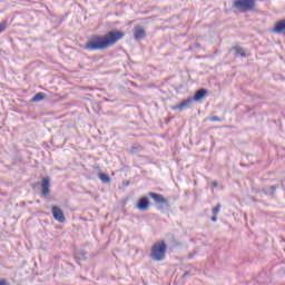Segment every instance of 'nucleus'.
<instances>
[{
    "label": "nucleus",
    "mask_w": 285,
    "mask_h": 285,
    "mask_svg": "<svg viewBox=\"0 0 285 285\" xmlns=\"http://www.w3.org/2000/svg\"><path fill=\"white\" fill-rule=\"evenodd\" d=\"M212 186H214V188H217V181H213Z\"/></svg>",
    "instance_id": "nucleus-22"
},
{
    "label": "nucleus",
    "mask_w": 285,
    "mask_h": 285,
    "mask_svg": "<svg viewBox=\"0 0 285 285\" xmlns=\"http://www.w3.org/2000/svg\"><path fill=\"white\" fill-rule=\"evenodd\" d=\"M148 195L156 204H168V199H166L161 194L150 191Z\"/></svg>",
    "instance_id": "nucleus-8"
},
{
    "label": "nucleus",
    "mask_w": 285,
    "mask_h": 285,
    "mask_svg": "<svg viewBox=\"0 0 285 285\" xmlns=\"http://www.w3.org/2000/svg\"><path fill=\"white\" fill-rule=\"evenodd\" d=\"M51 213L53 219H56V222H59V224H63V222H66V215H63V210H61V208L53 206L51 208Z\"/></svg>",
    "instance_id": "nucleus-4"
},
{
    "label": "nucleus",
    "mask_w": 285,
    "mask_h": 285,
    "mask_svg": "<svg viewBox=\"0 0 285 285\" xmlns=\"http://www.w3.org/2000/svg\"><path fill=\"white\" fill-rule=\"evenodd\" d=\"M255 0H235L233 2V8L239 10V12H253L255 10Z\"/></svg>",
    "instance_id": "nucleus-3"
},
{
    "label": "nucleus",
    "mask_w": 285,
    "mask_h": 285,
    "mask_svg": "<svg viewBox=\"0 0 285 285\" xmlns=\"http://www.w3.org/2000/svg\"><path fill=\"white\" fill-rule=\"evenodd\" d=\"M146 38V30L141 27H135L134 28V39L136 41H141V39Z\"/></svg>",
    "instance_id": "nucleus-6"
},
{
    "label": "nucleus",
    "mask_w": 285,
    "mask_h": 285,
    "mask_svg": "<svg viewBox=\"0 0 285 285\" xmlns=\"http://www.w3.org/2000/svg\"><path fill=\"white\" fill-rule=\"evenodd\" d=\"M209 121H222V118H219L217 116H213L209 118Z\"/></svg>",
    "instance_id": "nucleus-17"
},
{
    "label": "nucleus",
    "mask_w": 285,
    "mask_h": 285,
    "mask_svg": "<svg viewBox=\"0 0 285 285\" xmlns=\"http://www.w3.org/2000/svg\"><path fill=\"white\" fill-rule=\"evenodd\" d=\"M283 30H285V19L276 22L274 32L279 35V32H283Z\"/></svg>",
    "instance_id": "nucleus-11"
},
{
    "label": "nucleus",
    "mask_w": 285,
    "mask_h": 285,
    "mask_svg": "<svg viewBox=\"0 0 285 285\" xmlns=\"http://www.w3.org/2000/svg\"><path fill=\"white\" fill-rule=\"evenodd\" d=\"M193 104V98H188L186 100H183L179 105L174 106L173 110H184V108H188Z\"/></svg>",
    "instance_id": "nucleus-9"
},
{
    "label": "nucleus",
    "mask_w": 285,
    "mask_h": 285,
    "mask_svg": "<svg viewBox=\"0 0 285 285\" xmlns=\"http://www.w3.org/2000/svg\"><path fill=\"white\" fill-rule=\"evenodd\" d=\"M40 186L42 188V197H48V195H50V178H42Z\"/></svg>",
    "instance_id": "nucleus-5"
},
{
    "label": "nucleus",
    "mask_w": 285,
    "mask_h": 285,
    "mask_svg": "<svg viewBox=\"0 0 285 285\" xmlns=\"http://www.w3.org/2000/svg\"><path fill=\"white\" fill-rule=\"evenodd\" d=\"M6 28H8V21L3 20L0 23V35H1V32H4Z\"/></svg>",
    "instance_id": "nucleus-16"
},
{
    "label": "nucleus",
    "mask_w": 285,
    "mask_h": 285,
    "mask_svg": "<svg viewBox=\"0 0 285 285\" xmlns=\"http://www.w3.org/2000/svg\"><path fill=\"white\" fill-rule=\"evenodd\" d=\"M187 275H188V272H185L184 277H186Z\"/></svg>",
    "instance_id": "nucleus-24"
},
{
    "label": "nucleus",
    "mask_w": 285,
    "mask_h": 285,
    "mask_svg": "<svg viewBox=\"0 0 285 285\" xmlns=\"http://www.w3.org/2000/svg\"><path fill=\"white\" fill-rule=\"evenodd\" d=\"M219 210H222V204H217V206H215L213 209H212V213L213 215H219Z\"/></svg>",
    "instance_id": "nucleus-15"
},
{
    "label": "nucleus",
    "mask_w": 285,
    "mask_h": 285,
    "mask_svg": "<svg viewBox=\"0 0 285 285\" xmlns=\"http://www.w3.org/2000/svg\"><path fill=\"white\" fill-rule=\"evenodd\" d=\"M212 222H217V215L212 216Z\"/></svg>",
    "instance_id": "nucleus-20"
},
{
    "label": "nucleus",
    "mask_w": 285,
    "mask_h": 285,
    "mask_svg": "<svg viewBox=\"0 0 285 285\" xmlns=\"http://www.w3.org/2000/svg\"><path fill=\"white\" fill-rule=\"evenodd\" d=\"M234 50H235L236 55H239L240 57H246V51H244V48L234 47Z\"/></svg>",
    "instance_id": "nucleus-14"
},
{
    "label": "nucleus",
    "mask_w": 285,
    "mask_h": 285,
    "mask_svg": "<svg viewBox=\"0 0 285 285\" xmlns=\"http://www.w3.org/2000/svg\"><path fill=\"white\" fill-rule=\"evenodd\" d=\"M43 99H46V94H43V92H38V94L35 95V97L31 99V101H32L33 104H37V102H39V101H43Z\"/></svg>",
    "instance_id": "nucleus-12"
},
{
    "label": "nucleus",
    "mask_w": 285,
    "mask_h": 285,
    "mask_svg": "<svg viewBox=\"0 0 285 285\" xmlns=\"http://www.w3.org/2000/svg\"><path fill=\"white\" fill-rule=\"evenodd\" d=\"M135 150H137V147L131 148V153H135Z\"/></svg>",
    "instance_id": "nucleus-23"
},
{
    "label": "nucleus",
    "mask_w": 285,
    "mask_h": 285,
    "mask_svg": "<svg viewBox=\"0 0 285 285\" xmlns=\"http://www.w3.org/2000/svg\"><path fill=\"white\" fill-rule=\"evenodd\" d=\"M206 92H208L206 89H199L194 95V101H200L203 97H206Z\"/></svg>",
    "instance_id": "nucleus-10"
},
{
    "label": "nucleus",
    "mask_w": 285,
    "mask_h": 285,
    "mask_svg": "<svg viewBox=\"0 0 285 285\" xmlns=\"http://www.w3.org/2000/svg\"><path fill=\"white\" fill-rule=\"evenodd\" d=\"M271 189H272V190H277V185H273V186L271 187Z\"/></svg>",
    "instance_id": "nucleus-21"
},
{
    "label": "nucleus",
    "mask_w": 285,
    "mask_h": 285,
    "mask_svg": "<svg viewBox=\"0 0 285 285\" xmlns=\"http://www.w3.org/2000/svg\"><path fill=\"white\" fill-rule=\"evenodd\" d=\"M150 206V200H148V197H141L137 203L138 210L146 212L148 210Z\"/></svg>",
    "instance_id": "nucleus-7"
},
{
    "label": "nucleus",
    "mask_w": 285,
    "mask_h": 285,
    "mask_svg": "<svg viewBox=\"0 0 285 285\" xmlns=\"http://www.w3.org/2000/svg\"><path fill=\"white\" fill-rule=\"evenodd\" d=\"M0 285H8V281L1 279V281H0Z\"/></svg>",
    "instance_id": "nucleus-19"
},
{
    "label": "nucleus",
    "mask_w": 285,
    "mask_h": 285,
    "mask_svg": "<svg viewBox=\"0 0 285 285\" xmlns=\"http://www.w3.org/2000/svg\"><path fill=\"white\" fill-rule=\"evenodd\" d=\"M99 179L102 181V184H110V176L107 174L100 173Z\"/></svg>",
    "instance_id": "nucleus-13"
},
{
    "label": "nucleus",
    "mask_w": 285,
    "mask_h": 285,
    "mask_svg": "<svg viewBox=\"0 0 285 285\" xmlns=\"http://www.w3.org/2000/svg\"><path fill=\"white\" fill-rule=\"evenodd\" d=\"M166 250H168L166 242H157L151 246L149 257H151L153 262H164L166 259Z\"/></svg>",
    "instance_id": "nucleus-2"
},
{
    "label": "nucleus",
    "mask_w": 285,
    "mask_h": 285,
    "mask_svg": "<svg viewBox=\"0 0 285 285\" xmlns=\"http://www.w3.org/2000/svg\"><path fill=\"white\" fill-rule=\"evenodd\" d=\"M78 255H80V257H82V259H86V253L85 252H80Z\"/></svg>",
    "instance_id": "nucleus-18"
},
{
    "label": "nucleus",
    "mask_w": 285,
    "mask_h": 285,
    "mask_svg": "<svg viewBox=\"0 0 285 285\" xmlns=\"http://www.w3.org/2000/svg\"><path fill=\"white\" fill-rule=\"evenodd\" d=\"M124 31H109L106 36H92L83 46V50H89L94 52L95 50H106L121 41V38L125 37Z\"/></svg>",
    "instance_id": "nucleus-1"
}]
</instances>
